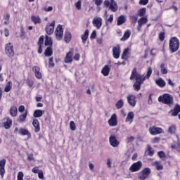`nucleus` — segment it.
Wrapping results in <instances>:
<instances>
[{
    "instance_id": "f257e3e1",
    "label": "nucleus",
    "mask_w": 180,
    "mask_h": 180,
    "mask_svg": "<svg viewBox=\"0 0 180 180\" xmlns=\"http://www.w3.org/2000/svg\"><path fill=\"white\" fill-rule=\"evenodd\" d=\"M153 74V68L151 67L148 68V71L146 76L137 73V68H134L131 72L130 79L133 81V79H136L135 83L134 84V89L135 91H140L141 88V84L146 81V79H150V77Z\"/></svg>"
},
{
    "instance_id": "f03ea898",
    "label": "nucleus",
    "mask_w": 180,
    "mask_h": 180,
    "mask_svg": "<svg viewBox=\"0 0 180 180\" xmlns=\"http://www.w3.org/2000/svg\"><path fill=\"white\" fill-rule=\"evenodd\" d=\"M158 101L159 102L165 103V105H169V106L174 104V97L169 94H165L162 96H159Z\"/></svg>"
},
{
    "instance_id": "7ed1b4c3",
    "label": "nucleus",
    "mask_w": 180,
    "mask_h": 180,
    "mask_svg": "<svg viewBox=\"0 0 180 180\" xmlns=\"http://www.w3.org/2000/svg\"><path fill=\"white\" fill-rule=\"evenodd\" d=\"M169 49L172 53H176L177 50H179V40L176 37H173L169 40Z\"/></svg>"
},
{
    "instance_id": "20e7f679",
    "label": "nucleus",
    "mask_w": 180,
    "mask_h": 180,
    "mask_svg": "<svg viewBox=\"0 0 180 180\" xmlns=\"http://www.w3.org/2000/svg\"><path fill=\"white\" fill-rule=\"evenodd\" d=\"M103 4L106 8L109 7V9H110L112 12H116L118 9L117 4L115 2V0H110V1H109V0H105L104 1Z\"/></svg>"
},
{
    "instance_id": "39448f33",
    "label": "nucleus",
    "mask_w": 180,
    "mask_h": 180,
    "mask_svg": "<svg viewBox=\"0 0 180 180\" xmlns=\"http://www.w3.org/2000/svg\"><path fill=\"white\" fill-rule=\"evenodd\" d=\"M141 167H143V163L141 161H138L131 165L129 167V171L131 172H137V171H140V169H141Z\"/></svg>"
},
{
    "instance_id": "423d86ee",
    "label": "nucleus",
    "mask_w": 180,
    "mask_h": 180,
    "mask_svg": "<svg viewBox=\"0 0 180 180\" xmlns=\"http://www.w3.org/2000/svg\"><path fill=\"white\" fill-rule=\"evenodd\" d=\"M6 54L8 57H13L15 56V52L13 51V45L11 43H8L6 45Z\"/></svg>"
},
{
    "instance_id": "0eeeda50",
    "label": "nucleus",
    "mask_w": 180,
    "mask_h": 180,
    "mask_svg": "<svg viewBox=\"0 0 180 180\" xmlns=\"http://www.w3.org/2000/svg\"><path fill=\"white\" fill-rule=\"evenodd\" d=\"M151 174V169L148 167L145 168L141 172V174L139 176V179L140 180H146L147 178H148V175Z\"/></svg>"
},
{
    "instance_id": "6e6552de",
    "label": "nucleus",
    "mask_w": 180,
    "mask_h": 180,
    "mask_svg": "<svg viewBox=\"0 0 180 180\" xmlns=\"http://www.w3.org/2000/svg\"><path fill=\"white\" fill-rule=\"evenodd\" d=\"M149 132L152 136H157V134L164 133V130L160 127H151L149 128Z\"/></svg>"
},
{
    "instance_id": "1a4fd4ad",
    "label": "nucleus",
    "mask_w": 180,
    "mask_h": 180,
    "mask_svg": "<svg viewBox=\"0 0 180 180\" xmlns=\"http://www.w3.org/2000/svg\"><path fill=\"white\" fill-rule=\"evenodd\" d=\"M127 99L130 106H132V108H134V106H136V103H137V99L134 95L129 94L127 97Z\"/></svg>"
},
{
    "instance_id": "9d476101",
    "label": "nucleus",
    "mask_w": 180,
    "mask_h": 180,
    "mask_svg": "<svg viewBox=\"0 0 180 180\" xmlns=\"http://www.w3.org/2000/svg\"><path fill=\"white\" fill-rule=\"evenodd\" d=\"M55 33L57 40H61V39H63V36H64V30L60 25L57 27Z\"/></svg>"
},
{
    "instance_id": "9b49d317",
    "label": "nucleus",
    "mask_w": 180,
    "mask_h": 180,
    "mask_svg": "<svg viewBox=\"0 0 180 180\" xmlns=\"http://www.w3.org/2000/svg\"><path fill=\"white\" fill-rule=\"evenodd\" d=\"M74 56V49H70V51L66 53L64 61L66 64H70L73 60Z\"/></svg>"
},
{
    "instance_id": "f8f14e48",
    "label": "nucleus",
    "mask_w": 180,
    "mask_h": 180,
    "mask_svg": "<svg viewBox=\"0 0 180 180\" xmlns=\"http://www.w3.org/2000/svg\"><path fill=\"white\" fill-rule=\"evenodd\" d=\"M54 26H56V21L54 20L51 24L46 25L45 30L49 35L54 33Z\"/></svg>"
},
{
    "instance_id": "ddd939ff",
    "label": "nucleus",
    "mask_w": 180,
    "mask_h": 180,
    "mask_svg": "<svg viewBox=\"0 0 180 180\" xmlns=\"http://www.w3.org/2000/svg\"><path fill=\"white\" fill-rule=\"evenodd\" d=\"M108 124L111 126V127H115L117 126V120L116 117V114H113L111 117L108 120Z\"/></svg>"
},
{
    "instance_id": "4468645a",
    "label": "nucleus",
    "mask_w": 180,
    "mask_h": 180,
    "mask_svg": "<svg viewBox=\"0 0 180 180\" xmlns=\"http://www.w3.org/2000/svg\"><path fill=\"white\" fill-rule=\"evenodd\" d=\"M5 165H6V160L2 159L0 160V175L1 178H4V175H5Z\"/></svg>"
},
{
    "instance_id": "2eb2a0df",
    "label": "nucleus",
    "mask_w": 180,
    "mask_h": 180,
    "mask_svg": "<svg viewBox=\"0 0 180 180\" xmlns=\"http://www.w3.org/2000/svg\"><path fill=\"white\" fill-rule=\"evenodd\" d=\"M18 134L21 136H27V139H32V134L29 132V130L23 128H20L19 129Z\"/></svg>"
},
{
    "instance_id": "dca6fc26",
    "label": "nucleus",
    "mask_w": 180,
    "mask_h": 180,
    "mask_svg": "<svg viewBox=\"0 0 180 180\" xmlns=\"http://www.w3.org/2000/svg\"><path fill=\"white\" fill-rule=\"evenodd\" d=\"M109 141L112 147H117V146H119V141H117L116 136H110L109 138Z\"/></svg>"
},
{
    "instance_id": "f3484780",
    "label": "nucleus",
    "mask_w": 180,
    "mask_h": 180,
    "mask_svg": "<svg viewBox=\"0 0 180 180\" xmlns=\"http://www.w3.org/2000/svg\"><path fill=\"white\" fill-rule=\"evenodd\" d=\"M32 71H34L37 79H41V72H40V68L39 66H34L32 68Z\"/></svg>"
},
{
    "instance_id": "a211bd4d",
    "label": "nucleus",
    "mask_w": 180,
    "mask_h": 180,
    "mask_svg": "<svg viewBox=\"0 0 180 180\" xmlns=\"http://www.w3.org/2000/svg\"><path fill=\"white\" fill-rule=\"evenodd\" d=\"M93 25H94L97 29H101V27L102 26V18L99 17L94 18Z\"/></svg>"
},
{
    "instance_id": "6ab92c4d",
    "label": "nucleus",
    "mask_w": 180,
    "mask_h": 180,
    "mask_svg": "<svg viewBox=\"0 0 180 180\" xmlns=\"http://www.w3.org/2000/svg\"><path fill=\"white\" fill-rule=\"evenodd\" d=\"M112 56L114 58H119L120 57V47H114L112 49Z\"/></svg>"
},
{
    "instance_id": "aec40b11",
    "label": "nucleus",
    "mask_w": 180,
    "mask_h": 180,
    "mask_svg": "<svg viewBox=\"0 0 180 180\" xmlns=\"http://www.w3.org/2000/svg\"><path fill=\"white\" fill-rule=\"evenodd\" d=\"M32 125L34 127L35 133H39L40 131V122H39V120H34Z\"/></svg>"
},
{
    "instance_id": "412c9836",
    "label": "nucleus",
    "mask_w": 180,
    "mask_h": 180,
    "mask_svg": "<svg viewBox=\"0 0 180 180\" xmlns=\"http://www.w3.org/2000/svg\"><path fill=\"white\" fill-rule=\"evenodd\" d=\"M110 72V68H109V65H105L104 68L101 70V73L104 77H108L109 75V73Z\"/></svg>"
},
{
    "instance_id": "4be33fe9",
    "label": "nucleus",
    "mask_w": 180,
    "mask_h": 180,
    "mask_svg": "<svg viewBox=\"0 0 180 180\" xmlns=\"http://www.w3.org/2000/svg\"><path fill=\"white\" fill-rule=\"evenodd\" d=\"M155 84H156V85H158V86H160V88H164V86H165V85H167V83L165 82L164 79H162V78H159V79H156Z\"/></svg>"
},
{
    "instance_id": "5701e85b",
    "label": "nucleus",
    "mask_w": 180,
    "mask_h": 180,
    "mask_svg": "<svg viewBox=\"0 0 180 180\" xmlns=\"http://www.w3.org/2000/svg\"><path fill=\"white\" fill-rule=\"evenodd\" d=\"M133 119H134V112H129L127 116L125 122H129L130 124L133 123Z\"/></svg>"
},
{
    "instance_id": "b1692460",
    "label": "nucleus",
    "mask_w": 180,
    "mask_h": 180,
    "mask_svg": "<svg viewBox=\"0 0 180 180\" xmlns=\"http://www.w3.org/2000/svg\"><path fill=\"white\" fill-rule=\"evenodd\" d=\"M44 110H36L33 113V116L34 117H41L44 115Z\"/></svg>"
},
{
    "instance_id": "393cba45",
    "label": "nucleus",
    "mask_w": 180,
    "mask_h": 180,
    "mask_svg": "<svg viewBox=\"0 0 180 180\" xmlns=\"http://www.w3.org/2000/svg\"><path fill=\"white\" fill-rule=\"evenodd\" d=\"M89 36V30H86L84 32V34L82 35V43L84 44H85V43H86V40H88Z\"/></svg>"
},
{
    "instance_id": "a878e982",
    "label": "nucleus",
    "mask_w": 180,
    "mask_h": 180,
    "mask_svg": "<svg viewBox=\"0 0 180 180\" xmlns=\"http://www.w3.org/2000/svg\"><path fill=\"white\" fill-rule=\"evenodd\" d=\"M10 115L13 117H16L18 115V108L13 106L10 108Z\"/></svg>"
},
{
    "instance_id": "bb28decb",
    "label": "nucleus",
    "mask_w": 180,
    "mask_h": 180,
    "mask_svg": "<svg viewBox=\"0 0 180 180\" xmlns=\"http://www.w3.org/2000/svg\"><path fill=\"white\" fill-rule=\"evenodd\" d=\"M31 20H32V22H33V23H34V25L41 23V20L40 19V17H39V16L32 15L31 17Z\"/></svg>"
},
{
    "instance_id": "cd10ccee",
    "label": "nucleus",
    "mask_w": 180,
    "mask_h": 180,
    "mask_svg": "<svg viewBox=\"0 0 180 180\" xmlns=\"http://www.w3.org/2000/svg\"><path fill=\"white\" fill-rule=\"evenodd\" d=\"M160 70L161 74H163V75L168 74V69H167V68L165 67V63H161L160 66Z\"/></svg>"
},
{
    "instance_id": "c85d7f7f",
    "label": "nucleus",
    "mask_w": 180,
    "mask_h": 180,
    "mask_svg": "<svg viewBox=\"0 0 180 180\" xmlns=\"http://www.w3.org/2000/svg\"><path fill=\"white\" fill-rule=\"evenodd\" d=\"M124 22H126V17L124 15H120L117 18V25L118 26H120L121 25H123V23H124Z\"/></svg>"
},
{
    "instance_id": "c756f323",
    "label": "nucleus",
    "mask_w": 180,
    "mask_h": 180,
    "mask_svg": "<svg viewBox=\"0 0 180 180\" xmlns=\"http://www.w3.org/2000/svg\"><path fill=\"white\" fill-rule=\"evenodd\" d=\"M131 34V32H130L129 30H127L124 32L123 37L121 38L122 41H126L129 37H130V35Z\"/></svg>"
},
{
    "instance_id": "7c9ffc66",
    "label": "nucleus",
    "mask_w": 180,
    "mask_h": 180,
    "mask_svg": "<svg viewBox=\"0 0 180 180\" xmlns=\"http://www.w3.org/2000/svg\"><path fill=\"white\" fill-rule=\"evenodd\" d=\"M172 116H178V113H179L180 112V105H176L174 108V110L172 111Z\"/></svg>"
},
{
    "instance_id": "2f4dec72",
    "label": "nucleus",
    "mask_w": 180,
    "mask_h": 180,
    "mask_svg": "<svg viewBox=\"0 0 180 180\" xmlns=\"http://www.w3.org/2000/svg\"><path fill=\"white\" fill-rule=\"evenodd\" d=\"M44 54L46 57H51L53 56V49L51 47L46 48Z\"/></svg>"
},
{
    "instance_id": "473e14b6",
    "label": "nucleus",
    "mask_w": 180,
    "mask_h": 180,
    "mask_svg": "<svg viewBox=\"0 0 180 180\" xmlns=\"http://www.w3.org/2000/svg\"><path fill=\"white\" fill-rule=\"evenodd\" d=\"M12 127V120L8 118L7 121L4 122V127L6 129H11Z\"/></svg>"
},
{
    "instance_id": "72a5a7b5",
    "label": "nucleus",
    "mask_w": 180,
    "mask_h": 180,
    "mask_svg": "<svg viewBox=\"0 0 180 180\" xmlns=\"http://www.w3.org/2000/svg\"><path fill=\"white\" fill-rule=\"evenodd\" d=\"M45 46H50L51 47L53 46V40L47 35L46 36Z\"/></svg>"
},
{
    "instance_id": "f704fd0d",
    "label": "nucleus",
    "mask_w": 180,
    "mask_h": 180,
    "mask_svg": "<svg viewBox=\"0 0 180 180\" xmlns=\"http://www.w3.org/2000/svg\"><path fill=\"white\" fill-rule=\"evenodd\" d=\"M93 2H94L95 5L97 6L98 12L101 11V6L102 4H103V0H93Z\"/></svg>"
},
{
    "instance_id": "c9c22d12",
    "label": "nucleus",
    "mask_w": 180,
    "mask_h": 180,
    "mask_svg": "<svg viewBox=\"0 0 180 180\" xmlns=\"http://www.w3.org/2000/svg\"><path fill=\"white\" fill-rule=\"evenodd\" d=\"M124 102L123 101V99L119 100L116 104H115V108L116 109H122V107L124 106Z\"/></svg>"
},
{
    "instance_id": "e433bc0d",
    "label": "nucleus",
    "mask_w": 180,
    "mask_h": 180,
    "mask_svg": "<svg viewBox=\"0 0 180 180\" xmlns=\"http://www.w3.org/2000/svg\"><path fill=\"white\" fill-rule=\"evenodd\" d=\"M72 35H71V32H66L65 34V43H70V41H71V39H72Z\"/></svg>"
},
{
    "instance_id": "4c0bfd02",
    "label": "nucleus",
    "mask_w": 180,
    "mask_h": 180,
    "mask_svg": "<svg viewBox=\"0 0 180 180\" xmlns=\"http://www.w3.org/2000/svg\"><path fill=\"white\" fill-rule=\"evenodd\" d=\"M147 22H148L147 18L143 17L138 20V25L143 26V25H146Z\"/></svg>"
},
{
    "instance_id": "58836bf2",
    "label": "nucleus",
    "mask_w": 180,
    "mask_h": 180,
    "mask_svg": "<svg viewBox=\"0 0 180 180\" xmlns=\"http://www.w3.org/2000/svg\"><path fill=\"white\" fill-rule=\"evenodd\" d=\"M26 117H27V112H25V114H22L20 115L19 117V122L20 123H23L26 120Z\"/></svg>"
},
{
    "instance_id": "ea45409f",
    "label": "nucleus",
    "mask_w": 180,
    "mask_h": 180,
    "mask_svg": "<svg viewBox=\"0 0 180 180\" xmlns=\"http://www.w3.org/2000/svg\"><path fill=\"white\" fill-rule=\"evenodd\" d=\"M153 164L155 165L156 169H158V171H161L164 169V166H162V165H161V163L158 161H155Z\"/></svg>"
},
{
    "instance_id": "a19ab883",
    "label": "nucleus",
    "mask_w": 180,
    "mask_h": 180,
    "mask_svg": "<svg viewBox=\"0 0 180 180\" xmlns=\"http://www.w3.org/2000/svg\"><path fill=\"white\" fill-rule=\"evenodd\" d=\"M127 56H129V48H127L124 50L121 58L122 60H126V58H127Z\"/></svg>"
},
{
    "instance_id": "79ce46f5",
    "label": "nucleus",
    "mask_w": 180,
    "mask_h": 180,
    "mask_svg": "<svg viewBox=\"0 0 180 180\" xmlns=\"http://www.w3.org/2000/svg\"><path fill=\"white\" fill-rule=\"evenodd\" d=\"M12 89V82H8L4 88L5 92H9Z\"/></svg>"
},
{
    "instance_id": "37998d69",
    "label": "nucleus",
    "mask_w": 180,
    "mask_h": 180,
    "mask_svg": "<svg viewBox=\"0 0 180 180\" xmlns=\"http://www.w3.org/2000/svg\"><path fill=\"white\" fill-rule=\"evenodd\" d=\"M11 18V15L9 13H6L4 17V25H9V19Z\"/></svg>"
},
{
    "instance_id": "c03bdc74",
    "label": "nucleus",
    "mask_w": 180,
    "mask_h": 180,
    "mask_svg": "<svg viewBox=\"0 0 180 180\" xmlns=\"http://www.w3.org/2000/svg\"><path fill=\"white\" fill-rule=\"evenodd\" d=\"M176 130V127L175 125H172L169 127L168 131L170 134H174Z\"/></svg>"
},
{
    "instance_id": "a18cd8bd",
    "label": "nucleus",
    "mask_w": 180,
    "mask_h": 180,
    "mask_svg": "<svg viewBox=\"0 0 180 180\" xmlns=\"http://www.w3.org/2000/svg\"><path fill=\"white\" fill-rule=\"evenodd\" d=\"M147 11V9H146V8H141L139 11H138V16H144V15H146V11Z\"/></svg>"
},
{
    "instance_id": "49530a36",
    "label": "nucleus",
    "mask_w": 180,
    "mask_h": 180,
    "mask_svg": "<svg viewBox=\"0 0 180 180\" xmlns=\"http://www.w3.org/2000/svg\"><path fill=\"white\" fill-rule=\"evenodd\" d=\"M70 128L72 131H75V130L77 129V127L75 126V122H74V121H70Z\"/></svg>"
},
{
    "instance_id": "de8ad7c7",
    "label": "nucleus",
    "mask_w": 180,
    "mask_h": 180,
    "mask_svg": "<svg viewBox=\"0 0 180 180\" xmlns=\"http://www.w3.org/2000/svg\"><path fill=\"white\" fill-rule=\"evenodd\" d=\"M148 155H150V157L154 155V150L150 146H148Z\"/></svg>"
},
{
    "instance_id": "09e8293b",
    "label": "nucleus",
    "mask_w": 180,
    "mask_h": 180,
    "mask_svg": "<svg viewBox=\"0 0 180 180\" xmlns=\"http://www.w3.org/2000/svg\"><path fill=\"white\" fill-rule=\"evenodd\" d=\"M172 150H176L179 153H180V143H176L175 145L171 146Z\"/></svg>"
},
{
    "instance_id": "8fccbe9b",
    "label": "nucleus",
    "mask_w": 180,
    "mask_h": 180,
    "mask_svg": "<svg viewBox=\"0 0 180 180\" xmlns=\"http://www.w3.org/2000/svg\"><path fill=\"white\" fill-rule=\"evenodd\" d=\"M131 22L132 23H134V26L136 25V23H137V16L136 15H131L130 18H129Z\"/></svg>"
},
{
    "instance_id": "3c124183",
    "label": "nucleus",
    "mask_w": 180,
    "mask_h": 180,
    "mask_svg": "<svg viewBox=\"0 0 180 180\" xmlns=\"http://www.w3.org/2000/svg\"><path fill=\"white\" fill-rule=\"evenodd\" d=\"M23 176H24L23 172H19L18 173L17 179L18 180H23Z\"/></svg>"
},
{
    "instance_id": "603ef678",
    "label": "nucleus",
    "mask_w": 180,
    "mask_h": 180,
    "mask_svg": "<svg viewBox=\"0 0 180 180\" xmlns=\"http://www.w3.org/2000/svg\"><path fill=\"white\" fill-rule=\"evenodd\" d=\"M159 39H160V41H164V40L165 39V33L160 32L159 34Z\"/></svg>"
},
{
    "instance_id": "864d4df0",
    "label": "nucleus",
    "mask_w": 180,
    "mask_h": 180,
    "mask_svg": "<svg viewBox=\"0 0 180 180\" xmlns=\"http://www.w3.org/2000/svg\"><path fill=\"white\" fill-rule=\"evenodd\" d=\"M43 43H44V37L43 36L39 37L38 41V46H43Z\"/></svg>"
},
{
    "instance_id": "5fc2aeb1",
    "label": "nucleus",
    "mask_w": 180,
    "mask_h": 180,
    "mask_svg": "<svg viewBox=\"0 0 180 180\" xmlns=\"http://www.w3.org/2000/svg\"><path fill=\"white\" fill-rule=\"evenodd\" d=\"M38 177L39 178V179H44V174H43V170L39 171Z\"/></svg>"
},
{
    "instance_id": "6e6d98bb",
    "label": "nucleus",
    "mask_w": 180,
    "mask_h": 180,
    "mask_svg": "<svg viewBox=\"0 0 180 180\" xmlns=\"http://www.w3.org/2000/svg\"><path fill=\"white\" fill-rule=\"evenodd\" d=\"M158 155H159L160 158H165V153L164 151H159Z\"/></svg>"
},
{
    "instance_id": "4d7b16f0",
    "label": "nucleus",
    "mask_w": 180,
    "mask_h": 180,
    "mask_svg": "<svg viewBox=\"0 0 180 180\" xmlns=\"http://www.w3.org/2000/svg\"><path fill=\"white\" fill-rule=\"evenodd\" d=\"M106 20V23H108V22H109L110 23H112L113 22V15H110L109 18H105Z\"/></svg>"
},
{
    "instance_id": "13d9d810",
    "label": "nucleus",
    "mask_w": 180,
    "mask_h": 180,
    "mask_svg": "<svg viewBox=\"0 0 180 180\" xmlns=\"http://www.w3.org/2000/svg\"><path fill=\"white\" fill-rule=\"evenodd\" d=\"M75 6L78 11H80L81 9V0H79L75 4Z\"/></svg>"
},
{
    "instance_id": "bf43d9fd",
    "label": "nucleus",
    "mask_w": 180,
    "mask_h": 180,
    "mask_svg": "<svg viewBox=\"0 0 180 180\" xmlns=\"http://www.w3.org/2000/svg\"><path fill=\"white\" fill-rule=\"evenodd\" d=\"M44 11L45 12H51L53 11V6L44 7Z\"/></svg>"
},
{
    "instance_id": "052dcab7",
    "label": "nucleus",
    "mask_w": 180,
    "mask_h": 180,
    "mask_svg": "<svg viewBox=\"0 0 180 180\" xmlns=\"http://www.w3.org/2000/svg\"><path fill=\"white\" fill-rule=\"evenodd\" d=\"M80 57H81V55H79V53H76L73 57V60H75V61H79Z\"/></svg>"
},
{
    "instance_id": "680f3d73",
    "label": "nucleus",
    "mask_w": 180,
    "mask_h": 180,
    "mask_svg": "<svg viewBox=\"0 0 180 180\" xmlns=\"http://www.w3.org/2000/svg\"><path fill=\"white\" fill-rule=\"evenodd\" d=\"M148 4V0H140L139 4L140 5H147Z\"/></svg>"
},
{
    "instance_id": "e2e57ef3",
    "label": "nucleus",
    "mask_w": 180,
    "mask_h": 180,
    "mask_svg": "<svg viewBox=\"0 0 180 180\" xmlns=\"http://www.w3.org/2000/svg\"><path fill=\"white\" fill-rule=\"evenodd\" d=\"M39 171L40 170H39V167H35L32 168V172H33L34 174H39Z\"/></svg>"
},
{
    "instance_id": "0e129e2a",
    "label": "nucleus",
    "mask_w": 180,
    "mask_h": 180,
    "mask_svg": "<svg viewBox=\"0 0 180 180\" xmlns=\"http://www.w3.org/2000/svg\"><path fill=\"white\" fill-rule=\"evenodd\" d=\"M107 165L108 168H112V160L110 158L107 160Z\"/></svg>"
},
{
    "instance_id": "69168bd1",
    "label": "nucleus",
    "mask_w": 180,
    "mask_h": 180,
    "mask_svg": "<svg viewBox=\"0 0 180 180\" xmlns=\"http://www.w3.org/2000/svg\"><path fill=\"white\" fill-rule=\"evenodd\" d=\"M96 37V31L94 30L91 34L90 39H95Z\"/></svg>"
},
{
    "instance_id": "338daca9",
    "label": "nucleus",
    "mask_w": 180,
    "mask_h": 180,
    "mask_svg": "<svg viewBox=\"0 0 180 180\" xmlns=\"http://www.w3.org/2000/svg\"><path fill=\"white\" fill-rule=\"evenodd\" d=\"M89 169L91 171H93L94 169L95 168V165L93 163H91V162H89Z\"/></svg>"
},
{
    "instance_id": "774afa93",
    "label": "nucleus",
    "mask_w": 180,
    "mask_h": 180,
    "mask_svg": "<svg viewBox=\"0 0 180 180\" xmlns=\"http://www.w3.org/2000/svg\"><path fill=\"white\" fill-rule=\"evenodd\" d=\"M18 112H20V113H23V112H25V106L24 105L20 106L18 108Z\"/></svg>"
}]
</instances>
